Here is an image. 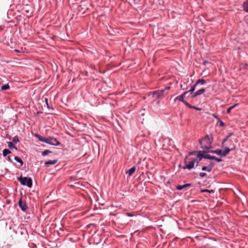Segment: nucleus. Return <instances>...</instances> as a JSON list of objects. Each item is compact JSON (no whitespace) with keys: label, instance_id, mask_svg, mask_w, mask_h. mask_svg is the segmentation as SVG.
I'll list each match as a JSON object with an SVG mask.
<instances>
[{"label":"nucleus","instance_id":"4c0bfd02","mask_svg":"<svg viewBox=\"0 0 248 248\" xmlns=\"http://www.w3.org/2000/svg\"><path fill=\"white\" fill-rule=\"evenodd\" d=\"M232 135V134L231 133H229L227 136H226V138L227 139H229V138H230Z\"/></svg>","mask_w":248,"mask_h":248},{"label":"nucleus","instance_id":"0eeeda50","mask_svg":"<svg viewBox=\"0 0 248 248\" xmlns=\"http://www.w3.org/2000/svg\"><path fill=\"white\" fill-rule=\"evenodd\" d=\"M215 164L213 162H211L207 166H203L201 170L203 171H206L208 172L211 171Z\"/></svg>","mask_w":248,"mask_h":248},{"label":"nucleus","instance_id":"b1692460","mask_svg":"<svg viewBox=\"0 0 248 248\" xmlns=\"http://www.w3.org/2000/svg\"><path fill=\"white\" fill-rule=\"evenodd\" d=\"M8 146L9 148H15L16 150H17L16 147L14 145V144L12 142H8Z\"/></svg>","mask_w":248,"mask_h":248},{"label":"nucleus","instance_id":"39448f33","mask_svg":"<svg viewBox=\"0 0 248 248\" xmlns=\"http://www.w3.org/2000/svg\"><path fill=\"white\" fill-rule=\"evenodd\" d=\"M187 94V92H184L181 95L177 96L174 99V101H176L177 100H178L180 102H182L183 103H184L186 106L187 105H188V103L184 100V97L186 96V95Z\"/></svg>","mask_w":248,"mask_h":248},{"label":"nucleus","instance_id":"c85d7f7f","mask_svg":"<svg viewBox=\"0 0 248 248\" xmlns=\"http://www.w3.org/2000/svg\"><path fill=\"white\" fill-rule=\"evenodd\" d=\"M201 192H208V193H214V191L213 190H212V189H211V190L203 189V190H202Z\"/></svg>","mask_w":248,"mask_h":248},{"label":"nucleus","instance_id":"423d86ee","mask_svg":"<svg viewBox=\"0 0 248 248\" xmlns=\"http://www.w3.org/2000/svg\"><path fill=\"white\" fill-rule=\"evenodd\" d=\"M196 162V159H194L192 160V161L188 162L187 164H186L185 166H183L182 167V168L184 170L185 169H188V170H191L194 168V164Z\"/></svg>","mask_w":248,"mask_h":248},{"label":"nucleus","instance_id":"5701e85b","mask_svg":"<svg viewBox=\"0 0 248 248\" xmlns=\"http://www.w3.org/2000/svg\"><path fill=\"white\" fill-rule=\"evenodd\" d=\"M205 92V89H204V88L201 89H200V90H199L196 91L197 94H198V96L201 95V94H202Z\"/></svg>","mask_w":248,"mask_h":248},{"label":"nucleus","instance_id":"a18cd8bd","mask_svg":"<svg viewBox=\"0 0 248 248\" xmlns=\"http://www.w3.org/2000/svg\"><path fill=\"white\" fill-rule=\"evenodd\" d=\"M246 66H248V63H246Z\"/></svg>","mask_w":248,"mask_h":248},{"label":"nucleus","instance_id":"c03bdc74","mask_svg":"<svg viewBox=\"0 0 248 248\" xmlns=\"http://www.w3.org/2000/svg\"><path fill=\"white\" fill-rule=\"evenodd\" d=\"M42 113V112H41V111H38L37 113L38 114H40V113Z\"/></svg>","mask_w":248,"mask_h":248},{"label":"nucleus","instance_id":"473e14b6","mask_svg":"<svg viewBox=\"0 0 248 248\" xmlns=\"http://www.w3.org/2000/svg\"><path fill=\"white\" fill-rule=\"evenodd\" d=\"M126 215L129 217H132L134 216V214L131 213H126Z\"/></svg>","mask_w":248,"mask_h":248},{"label":"nucleus","instance_id":"7ed1b4c3","mask_svg":"<svg viewBox=\"0 0 248 248\" xmlns=\"http://www.w3.org/2000/svg\"><path fill=\"white\" fill-rule=\"evenodd\" d=\"M46 143L53 146H59L61 144V142L53 137L47 138Z\"/></svg>","mask_w":248,"mask_h":248},{"label":"nucleus","instance_id":"ddd939ff","mask_svg":"<svg viewBox=\"0 0 248 248\" xmlns=\"http://www.w3.org/2000/svg\"><path fill=\"white\" fill-rule=\"evenodd\" d=\"M191 185V184H186L183 185H179L176 187V188L178 190H181L183 189H184V188L187 187L188 186H190Z\"/></svg>","mask_w":248,"mask_h":248},{"label":"nucleus","instance_id":"a878e982","mask_svg":"<svg viewBox=\"0 0 248 248\" xmlns=\"http://www.w3.org/2000/svg\"><path fill=\"white\" fill-rule=\"evenodd\" d=\"M10 88V86L8 84H3L2 86H1V90H8Z\"/></svg>","mask_w":248,"mask_h":248},{"label":"nucleus","instance_id":"c756f323","mask_svg":"<svg viewBox=\"0 0 248 248\" xmlns=\"http://www.w3.org/2000/svg\"><path fill=\"white\" fill-rule=\"evenodd\" d=\"M45 102H46V105L47 106V108L48 109H53V108L49 107V104L48 103V99L47 98L45 99Z\"/></svg>","mask_w":248,"mask_h":248},{"label":"nucleus","instance_id":"72a5a7b5","mask_svg":"<svg viewBox=\"0 0 248 248\" xmlns=\"http://www.w3.org/2000/svg\"><path fill=\"white\" fill-rule=\"evenodd\" d=\"M197 153V151H191L189 153V155H194Z\"/></svg>","mask_w":248,"mask_h":248},{"label":"nucleus","instance_id":"2eb2a0df","mask_svg":"<svg viewBox=\"0 0 248 248\" xmlns=\"http://www.w3.org/2000/svg\"><path fill=\"white\" fill-rule=\"evenodd\" d=\"M208 153L215 154H217V155H220L221 156L222 150H220V149H217V150H209Z\"/></svg>","mask_w":248,"mask_h":248},{"label":"nucleus","instance_id":"aec40b11","mask_svg":"<svg viewBox=\"0 0 248 248\" xmlns=\"http://www.w3.org/2000/svg\"><path fill=\"white\" fill-rule=\"evenodd\" d=\"M14 159L15 161H16L17 162L19 163L21 166L23 165V162L21 160V159L18 156H16L14 158Z\"/></svg>","mask_w":248,"mask_h":248},{"label":"nucleus","instance_id":"f8f14e48","mask_svg":"<svg viewBox=\"0 0 248 248\" xmlns=\"http://www.w3.org/2000/svg\"><path fill=\"white\" fill-rule=\"evenodd\" d=\"M164 92V90L158 91L154 93L153 94L155 97H156L158 98H160L163 95Z\"/></svg>","mask_w":248,"mask_h":248},{"label":"nucleus","instance_id":"de8ad7c7","mask_svg":"<svg viewBox=\"0 0 248 248\" xmlns=\"http://www.w3.org/2000/svg\"><path fill=\"white\" fill-rule=\"evenodd\" d=\"M185 163L186 162V159H185Z\"/></svg>","mask_w":248,"mask_h":248},{"label":"nucleus","instance_id":"e433bc0d","mask_svg":"<svg viewBox=\"0 0 248 248\" xmlns=\"http://www.w3.org/2000/svg\"><path fill=\"white\" fill-rule=\"evenodd\" d=\"M228 140V139H227V138H226L225 139H223L222 141V144H224L225 142H226Z\"/></svg>","mask_w":248,"mask_h":248},{"label":"nucleus","instance_id":"f257e3e1","mask_svg":"<svg viewBox=\"0 0 248 248\" xmlns=\"http://www.w3.org/2000/svg\"><path fill=\"white\" fill-rule=\"evenodd\" d=\"M213 138L211 135H206L203 138L199 139L201 148L204 150V152H208L209 150L212 148Z\"/></svg>","mask_w":248,"mask_h":248},{"label":"nucleus","instance_id":"4be33fe9","mask_svg":"<svg viewBox=\"0 0 248 248\" xmlns=\"http://www.w3.org/2000/svg\"><path fill=\"white\" fill-rule=\"evenodd\" d=\"M52 152L50 150H46L42 152V155L43 156H45L48 154L51 153Z\"/></svg>","mask_w":248,"mask_h":248},{"label":"nucleus","instance_id":"cd10ccee","mask_svg":"<svg viewBox=\"0 0 248 248\" xmlns=\"http://www.w3.org/2000/svg\"><path fill=\"white\" fill-rule=\"evenodd\" d=\"M12 141L14 142L17 143L19 141V139L17 135L14 136L12 139Z\"/></svg>","mask_w":248,"mask_h":248},{"label":"nucleus","instance_id":"6ab92c4d","mask_svg":"<svg viewBox=\"0 0 248 248\" xmlns=\"http://www.w3.org/2000/svg\"><path fill=\"white\" fill-rule=\"evenodd\" d=\"M197 86V85H196V83H195L194 84L191 86L190 89L188 91H186V92H187V93H190L192 94L194 92Z\"/></svg>","mask_w":248,"mask_h":248},{"label":"nucleus","instance_id":"f704fd0d","mask_svg":"<svg viewBox=\"0 0 248 248\" xmlns=\"http://www.w3.org/2000/svg\"><path fill=\"white\" fill-rule=\"evenodd\" d=\"M219 122H220V123H219V126H223L225 124H224V123L223 121H222L221 120H219Z\"/></svg>","mask_w":248,"mask_h":248},{"label":"nucleus","instance_id":"7c9ffc66","mask_svg":"<svg viewBox=\"0 0 248 248\" xmlns=\"http://www.w3.org/2000/svg\"><path fill=\"white\" fill-rule=\"evenodd\" d=\"M192 94L191 95V96L192 98H194L196 97H197V96H198V94H197L196 92L195 93L193 92V93H192Z\"/></svg>","mask_w":248,"mask_h":248},{"label":"nucleus","instance_id":"49530a36","mask_svg":"<svg viewBox=\"0 0 248 248\" xmlns=\"http://www.w3.org/2000/svg\"><path fill=\"white\" fill-rule=\"evenodd\" d=\"M179 167H181V164H179Z\"/></svg>","mask_w":248,"mask_h":248},{"label":"nucleus","instance_id":"393cba45","mask_svg":"<svg viewBox=\"0 0 248 248\" xmlns=\"http://www.w3.org/2000/svg\"><path fill=\"white\" fill-rule=\"evenodd\" d=\"M238 104H235L234 105H233V106H231V107H229L227 109V112L228 113H229L231 110L233 108H235L236 106H237Z\"/></svg>","mask_w":248,"mask_h":248},{"label":"nucleus","instance_id":"1a4fd4ad","mask_svg":"<svg viewBox=\"0 0 248 248\" xmlns=\"http://www.w3.org/2000/svg\"><path fill=\"white\" fill-rule=\"evenodd\" d=\"M234 148V146H233V148H229L227 147H225L224 148V150L223 151H222V156H225L227 155L231 151L233 150V149Z\"/></svg>","mask_w":248,"mask_h":248},{"label":"nucleus","instance_id":"58836bf2","mask_svg":"<svg viewBox=\"0 0 248 248\" xmlns=\"http://www.w3.org/2000/svg\"><path fill=\"white\" fill-rule=\"evenodd\" d=\"M213 116L214 117H215V118H216L217 119L219 120V118H218V117L217 116L216 114H213Z\"/></svg>","mask_w":248,"mask_h":248},{"label":"nucleus","instance_id":"9d476101","mask_svg":"<svg viewBox=\"0 0 248 248\" xmlns=\"http://www.w3.org/2000/svg\"><path fill=\"white\" fill-rule=\"evenodd\" d=\"M207 159L210 160H215L217 162H220L223 161L221 158H217L215 156L209 155H207Z\"/></svg>","mask_w":248,"mask_h":248},{"label":"nucleus","instance_id":"4468645a","mask_svg":"<svg viewBox=\"0 0 248 248\" xmlns=\"http://www.w3.org/2000/svg\"><path fill=\"white\" fill-rule=\"evenodd\" d=\"M34 136L37 138L38 140L41 142H45L46 143V140L47 139V138H45L37 134H34Z\"/></svg>","mask_w":248,"mask_h":248},{"label":"nucleus","instance_id":"2f4dec72","mask_svg":"<svg viewBox=\"0 0 248 248\" xmlns=\"http://www.w3.org/2000/svg\"><path fill=\"white\" fill-rule=\"evenodd\" d=\"M206 175V173L205 172H200L199 174V176L200 177L202 178Z\"/></svg>","mask_w":248,"mask_h":248},{"label":"nucleus","instance_id":"412c9836","mask_svg":"<svg viewBox=\"0 0 248 248\" xmlns=\"http://www.w3.org/2000/svg\"><path fill=\"white\" fill-rule=\"evenodd\" d=\"M11 151L8 149H5L2 151V154L3 156H7L8 154H11Z\"/></svg>","mask_w":248,"mask_h":248},{"label":"nucleus","instance_id":"a211bd4d","mask_svg":"<svg viewBox=\"0 0 248 248\" xmlns=\"http://www.w3.org/2000/svg\"><path fill=\"white\" fill-rule=\"evenodd\" d=\"M206 83V81L203 79H199L195 82L196 85H198L199 84L202 85L205 84Z\"/></svg>","mask_w":248,"mask_h":248},{"label":"nucleus","instance_id":"f3484780","mask_svg":"<svg viewBox=\"0 0 248 248\" xmlns=\"http://www.w3.org/2000/svg\"><path fill=\"white\" fill-rule=\"evenodd\" d=\"M136 170V167L134 166L131 168L128 171H126V173L129 175H132Z\"/></svg>","mask_w":248,"mask_h":248},{"label":"nucleus","instance_id":"f03ea898","mask_svg":"<svg viewBox=\"0 0 248 248\" xmlns=\"http://www.w3.org/2000/svg\"><path fill=\"white\" fill-rule=\"evenodd\" d=\"M17 179L22 185L27 186L29 188L32 187V181L31 178L20 176Z\"/></svg>","mask_w":248,"mask_h":248},{"label":"nucleus","instance_id":"ea45409f","mask_svg":"<svg viewBox=\"0 0 248 248\" xmlns=\"http://www.w3.org/2000/svg\"><path fill=\"white\" fill-rule=\"evenodd\" d=\"M7 160L9 161V162H12L11 161V159L10 158V156H8L7 157Z\"/></svg>","mask_w":248,"mask_h":248},{"label":"nucleus","instance_id":"bb28decb","mask_svg":"<svg viewBox=\"0 0 248 248\" xmlns=\"http://www.w3.org/2000/svg\"><path fill=\"white\" fill-rule=\"evenodd\" d=\"M186 107H187L188 108H193V109H196V110H201V108H197L195 106H191L189 103L188 104V105H187Z\"/></svg>","mask_w":248,"mask_h":248},{"label":"nucleus","instance_id":"9b49d317","mask_svg":"<svg viewBox=\"0 0 248 248\" xmlns=\"http://www.w3.org/2000/svg\"><path fill=\"white\" fill-rule=\"evenodd\" d=\"M58 162L57 159L49 160L45 163L46 166L48 167L50 165H54Z\"/></svg>","mask_w":248,"mask_h":248},{"label":"nucleus","instance_id":"20e7f679","mask_svg":"<svg viewBox=\"0 0 248 248\" xmlns=\"http://www.w3.org/2000/svg\"><path fill=\"white\" fill-rule=\"evenodd\" d=\"M207 152H204V150L202 151H197V157L198 160L196 159V162L197 163V166L198 165L199 161H200L202 158L207 159V155H204Z\"/></svg>","mask_w":248,"mask_h":248},{"label":"nucleus","instance_id":"79ce46f5","mask_svg":"<svg viewBox=\"0 0 248 248\" xmlns=\"http://www.w3.org/2000/svg\"><path fill=\"white\" fill-rule=\"evenodd\" d=\"M208 63V62L207 61H204V62H203V64L204 65H206L207 63Z\"/></svg>","mask_w":248,"mask_h":248},{"label":"nucleus","instance_id":"6e6552de","mask_svg":"<svg viewBox=\"0 0 248 248\" xmlns=\"http://www.w3.org/2000/svg\"><path fill=\"white\" fill-rule=\"evenodd\" d=\"M18 205L21 210L23 211H26L28 209V206L25 202H23L21 200V198L18 201Z\"/></svg>","mask_w":248,"mask_h":248},{"label":"nucleus","instance_id":"c9c22d12","mask_svg":"<svg viewBox=\"0 0 248 248\" xmlns=\"http://www.w3.org/2000/svg\"><path fill=\"white\" fill-rule=\"evenodd\" d=\"M180 89L182 90H185L186 89V88L182 84H181L180 85Z\"/></svg>","mask_w":248,"mask_h":248},{"label":"nucleus","instance_id":"37998d69","mask_svg":"<svg viewBox=\"0 0 248 248\" xmlns=\"http://www.w3.org/2000/svg\"><path fill=\"white\" fill-rule=\"evenodd\" d=\"M142 112V110H140L141 115L143 116L144 115V113L143 112Z\"/></svg>","mask_w":248,"mask_h":248},{"label":"nucleus","instance_id":"a19ab883","mask_svg":"<svg viewBox=\"0 0 248 248\" xmlns=\"http://www.w3.org/2000/svg\"><path fill=\"white\" fill-rule=\"evenodd\" d=\"M109 216H116V215H115V214H113V213H111V212H110V213H109Z\"/></svg>","mask_w":248,"mask_h":248},{"label":"nucleus","instance_id":"dca6fc26","mask_svg":"<svg viewBox=\"0 0 248 248\" xmlns=\"http://www.w3.org/2000/svg\"><path fill=\"white\" fill-rule=\"evenodd\" d=\"M243 8L245 12L248 13V0H246L243 2Z\"/></svg>","mask_w":248,"mask_h":248}]
</instances>
